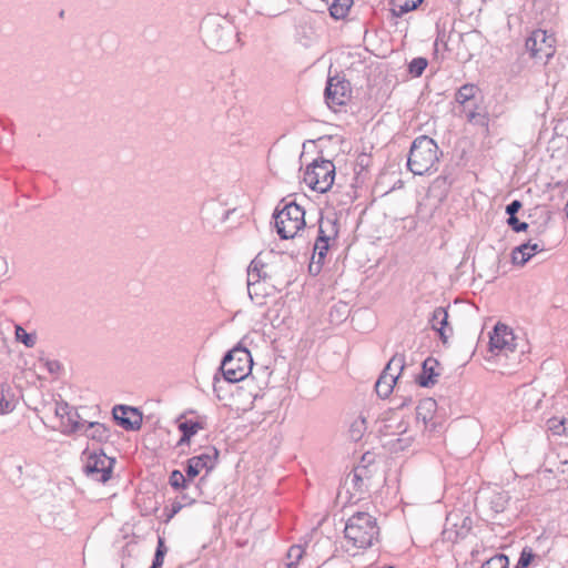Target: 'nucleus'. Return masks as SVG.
Returning a JSON list of instances; mask_svg holds the SVG:
<instances>
[{"instance_id": "nucleus-1", "label": "nucleus", "mask_w": 568, "mask_h": 568, "mask_svg": "<svg viewBox=\"0 0 568 568\" xmlns=\"http://www.w3.org/2000/svg\"><path fill=\"white\" fill-rule=\"evenodd\" d=\"M291 257L273 251L258 253L247 268V292L250 298L262 305L268 292H257L261 281L270 283L272 287L288 283V264Z\"/></svg>"}, {"instance_id": "nucleus-2", "label": "nucleus", "mask_w": 568, "mask_h": 568, "mask_svg": "<svg viewBox=\"0 0 568 568\" xmlns=\"http://www.w3.org/2000/svg\"><path fill=\"white\" fill-rule=\"evenodd\" d=\"M378 536L376 519L368 513H357L349 517L345 525L342 548L348 555L356 556L373 546Z\"/></svg>"}, {"instance_id": "nucleus-3", "label": "nucleus", "mask_w": 568, "mask_h": 568, "mask_svg": "<svg viewBox=\"0 0 568 568\" xmlns=\"http://www.w3.org/2000/svg\"><path fill=\"white\" fill-rule=\"evenodd\" d=\"M60 395H50V405L39 409L42 423L52 429H59L64 435H73L82 430L84 423L77 408L70 406L67 402L59 400Z\"/></svg>"}, {"instance_id": "nucleus-4", "label": "nucleus", "mask_w": 568, "mask_h": 568, "mask_svg": "<svg viewBox=\"0 0 568 568\" xmlns=\"http://www.w3.org/2000/svg\"><path fill=\"white\" fill-rule=\"evenodd\" d=\"M200 30L204 43L216 51H229L239 41L234 26L221 16H206Z\"/></svg>"}, {"instance_id": "nucleus-5", "label": "nucleus", "mask_w": 568, "mask_h": 568, "mask_svg": "<svg viewBox=\"0 0 568 568\" xmlns=\"http://www.w3.org/2000/svg\"><path fill=\"white\" fill-rule=\"evenodd\" d=\"M438 153V145L432 138L418 136L410 146L407 166L415 175L436 171L439 161Z\"/></svg>"}, {"instance_id": "nucleus-6", "label": "nucleus", "mask_w": 568, "mask_h": 568, "mask_svg": "<svg viewBox=\"0 0 568 568\" xmlns=\"http://www.w3.org/2000/svg\"><path fill=\"white\" fill-rule=\"evenodd\" d=\"M252 365L251 353L245 347L236 346L225 354L220 368L225 381L236 383L247 377Z\"/></svg>"}, {"instance_id": "nucleus-7", "label": "nucleus", "mask_w": 568, "mask_h": 568, "mask_svg": "<svg viewBox=\"0 0 568 568\" xmlns=\"http://www.w3.org/2000/svg\"><path fill=\"white\" fill-rule=\"evenodd\" d=\"M305 211L295 202L284 205L275 214V226L278 235L284 239L295 237L305 227Z\"/></svg>"}, {"instance_id": "nucleus-8", "label": "nucleus", "mask_w": 568, "mask_h": 568, "mask_svg": "<svg viewBox=\"0 0 568 568\" xmlns=\"http://www.w3.org/2000/svg\"><path fill=\"white\" fill-rule=\"evenodd\" d=\"M334 179L335 165L332 161L325 159L314 160L306 168L303 176L307 186L321 193H325L332 187Z\"/></svg>"}, {"instance_id": "nucleus-9", "label": "nucleus", "mask_w": 568, "mask_h": 568, "mask_svg": "<svg viewBox=\"0 0 568 568\" xmlns=\"http://www.w3.org/2000/svg\"><path fill=\"white\" fill-rule=\"evenodd\" d=\"M556 39L547 31L537 29L526 39L525 48L530 58L542 63H547L556 52Z\"/></svg>"}, {"instance_id": "nucleus-10", "label": "nucleus", "mask_w": 568, "mask_h": 568, "mask_svg": "<svg viewBox=\"0 0 568 568\" xmlns=\"http://www.w3.org/2000/svg\"><path fill=\"white\" fill-rule=\"evenodd\" d=\"M352 97V88L349 81L339 74L328 77L324 98L327 106L336 110L338 106L345 105Z\"/></svg>"}, {"instance_id": "nucleus-11", "label": "nucleus", "mask_w": 568, "mask_h": 568, "mask_svg": "<svg viewBox=\"0 0 568 568\" xmlns=\"http://www.w3.org/2000/svg\"><path fill=\"white\" fill-rule=\"evenodd\" d=\"M83 454L87 455L84 473L97 481L106 483L111 478L114 459L103 452H84Z\"/></svg>"}, {"instance_id": "nucleus-12", "label": "nucleus", "mask_w": 568, "mask_h": 568, "mask_svg": "<svg viewBox=\"0 0 568 568\" xmlns=\"http://www.w3.org/2000/svg\"><path fill=\"white\" fill-rule=\"evenodd\" d=\"M516 337L505 324L498 323L489 335V351L496 356L508 357L516 349Z\"/></svg>"}, {"instance_id": "nucleus-13", "label": "nucleus", "mask_w": 568, "mask_h": 568, "mask_svg": "<svg viewBox=\"0 0 568 568\" xmlns=\"http://www.w3.org/2000/svg\"><path fill=\"white\" fill-rule=\"evenodd\" d=\"M114 420L125 430H138L142 425V414L138 408L119 405L113 408Z\"/></svg>"}, {"instance_id": "nucleus-14", "label": "nucleus", "mask_w": 568, "mask_h": 568, "mask_svg": "<svg viewBox=\"0 0 568 568\" xmlns=\"http://www.w3.org/2000/svg\"><path fill=\"white\" fill-rule=\"evenodd\" d=\"M217 455V450L211 448L206 453L190 458L185 469L187 479L195 478L203 469L206 471L212 470L215 467Z\"/></svg>"}, {"instance_id": "nucleus-15", "label": "nucleus", "mask_w": 568, "mask_h": 568, "mask_svg": "<svg viewBox=\"0 0 568 568\" xmlns=\"http://www.w3.org/2000/svg\"><path fill=\"white\" fill-rule=\"evenodd\" d=\"M544 250L542 244L531 243L530 241L515 247L511 252V261L516 265H525L537 252Z\"/></svg>"}, {"instance_id": "nucleus-16", "label": "nucleus", "mask_w": 568, "mask_h": 568, "mask_svg": "<svg viewBox=\"0 0 568 568\" xmlns=\"http://www.w3.org/2000/svg\"><path fill=\"white\" fill-rule=\"evenodd\" d=\"M433 329L439 333L444 343L447 342L452 334V328L448 327V313L444 307H437L433 311L429 320Z\"/></svg>"}, {"instance_id": "nucleus-17", "label": "nucleus", "mask_w": 568, "mask_h": 568, "mask_svg": "<svg viewBox=\"0 0 568 568\" xmlns=\"http://www.w3.org/2000/svg\"><path fill=\"white\" fill-rule=\"evenodd\" d=\"M17 398L7 378L0 374V414H8L16 407Z\"/></svg>"}, {"instance_id": "nucleus-18", "label": "nucleus", "mask_w": 568, "mask_h": 568, "mask_svg": "<svg viewBox=\"0 0 568 568\" xmlns=\"http://www.w3.org/2000/svg\"><path fill=\"white\" fill-rule=\"evenodd\" d=\"M81 422L84 423V427L78 434H84L87 437L100 443L110 438V429L104 424L98 422L87 423L82 417Z\"/></svg>"}, {"instance_id": "nucleus-19", "label": "nucleus", "mask_w": 568, "mask_h": 568, "mask_svg": "<svg viewBox=\"0 0 568 568\" xmlns=\"http://www.w3.org/2000/svg\"><path fill=\"white\" fill-rule=\"evenodd\" d=\"M438 366L437 359L433 357H428L423 363V372L418 376V384L423 387H429L437 383V377L439 373L436 372V367Z\"/></svg>"}, {"instance_id": "nucleus-20", "label": "nucleus", "mask_w": 568, "mask_h": 568, "mask_svg": "<svg viewBox=\"0 0 568 568\" xmlns=\"http://www.w3.org/2000/svg\"><path fill=\"white\" fill-rule=\"evenodd\" d=\"M437 408V403L433 398H425L419 402L416 407V419L422 420L424 426L427 427L428 423L433 419Z\"/></svg>"}, {"instance_id": "nucleus-21", "label": "nucleus", "mask_w": 568, "mask_h": 568, "mask_svg": "<svg viewBox=\"0 0 568 568\" xmlns=\"http://www.w3.org/2000/svg\"><path fill=\"white\" fill-rule=\"evenodd\" d=\"M329 248V236H317L314 251H313V260H317L316 272H321V268L324 264V260L326 257L327 251Z\"/></svg>"}, {"instance_id": "nucleus-22", "label": "nucleus", "mask_w": 568, "mask_h": 568, "mask_svg": "<svg viewBox=\"0 0 568 568\" xmlns=\"http://www.w3.org/2000/svg\"><path fill=\"white\" fill-rule=\"evenodd\" d=\"M38 364H41V366L51 376L50 384L57 382L61 377V375L63 374V366L57 359H51L49 357H42L41 356V357H38Z\"/></svg>"}, {"instance_id": "nucleus-23", "label": "nucleus", "mask_w": 568, "mask_h": 568, "mask_svg": "<svg viewBox=\"0 0 568 568\" xmlns=\"http://www.w3.org/2000/svg\"><path fill=\"white\" fill-rule=\"evenodd\" d=\"M542 399V394L534 388V387H527L523 390V400H524V407L529 410H536L539 408V405Z\"/></svg>"}, {"instance_id": "nucleus-24", "label": "nucleus", "mask_w": 568, "mask_h": 568, "mask_svg": "<svg viewBox=\"0 0 568 568\" xmlns=\"http://www.w3.org/2000/svg\"><path fill=\"white\" fill-rule=\"evenodd\" d=\"M255 7L256 10L263 14L275 16L277 14L282 6L283 0H250Z\"/></svg>"}, {"instance_id": "nucleus-25", "label": "nucleus", "mask_w": 568, "mask_h": 568, "mask_svg": "<svg viewBox=\"0 0 568 568\" xmlns=\"http://www.w3.org/2000/svg\"><path fill=\"white\" fill-rule=\"evenodd\" d=\"M202 428V425L197 422L185 420L180 423L179 429L182 432V437L179 440V445L189 444L191 437Z\"/></svg>"}, {"instance_id": "nucleus-26", "label": "nucleus", "mask_w": 568, "mask_h": 568, "mask_svg": "<svg viewBox=\"0 0 568 568\" xmlns=\"http://www.w3.org/2000/svg\"><path fill=\"white\" fill-rule=\"evenodd\" d=\"M404 367H405L404 355L396 354L389 359V362L387 363L382 375H392L394 377V379L397 381V378L399 377Z\"/></svg>"}, {"instance_id": "nucleus-27", "label": "nucleus", "mask_w": 568, "mask_h": 568, "mask_svg": "<svg viewBox=\"0 0 568 568\" xmlns=\"http://www.w3.org/2000/svg\"><path fill=\"white\" fill-rule=\"evenodd\" d=\"M396 379L392 375H382L378 377L375 389L379 397L386 398L393 392Z\"/></svg>"}, {"instance_id": "nucleus-28", "label": "nucleus", "mask_w": 568, "mask_h": 568, "mask_svg": "<svg viewBox=\"0 0 568 568\" xmlns=\"http://www.w3.org/2000/svg\"><path fill=\"white\" fill-rule=\"evenodd\" d=\"M422 0H393L392 12L396 17H400L417 8Z\"/></svg>"}, {"instance_id": "nucleus-29", "label": "nucleus", "mask_w": 568, "mask_h": 568, "mask_svg": "<svg viewBox=\"0 0 568 568\" xmlns=\"http://www.w3.org/2000/svg\"><path fill=\"white\" fill-rule=\"evenodd\" d=\"M398 429H399V437L396 439V443L393 445L394 449L395 450H404L406 448H408L412 443H413V435L408 434V428H407V424L402 422L399 425H398Z\"/></svg>"}, {"instance_id": "nucleus-30", "label": "nucleus", "mask_w": 568, "mask_h": 568, "mask_svg": "<svg viewBox=\"0 0 568 568\" xmlns=\"http://www.w3.org/2000/svg\"><path fill=\"white\" fill-rule=\"evenodd\" d=\"M353 4V0H333L329 12L335 19L344 18Z\"/></svg>"}, {"instance_id": "nucleus-31", "label": "nucleus", "mask_w": 568, "mask_h": 568, "mask_svg": "<svg viewBox=\"0 0 568 568\" xmlns=\"http://www.w3.org/2000/svg\"><path fill=\"white\" fill-rule=\"evenodd\" d=\"M477 88L474 84H465L456 93V101L464 105L474 99Z\"/></svg>"}, {"instance_id": "nucleus-32", "label": "nucleus", "mask_w": 568, "mask_h": 568, "mask_svg": "<svg viewBox=\"0 0 568 568\" xmlns=\"http://www.w3.org/2000/svg\"><path fill=\"white\" fill-rule=\"evenodd\" d=\"M38 382H40V385L38 386V389L41 390V408H44L47 410V406L50 405V395H55L53 392H51L49 384L47 383V378L38 375Z\"/></svg>"}, {"instance_id": "nucleus-33", "label": "nucleus", "mask_w": 568, "mask_h": 568, "mask_svg": "<svg viewBox=\"0 0 568 568\" xmlns=\"http://www.w3.org/2000/svg\"><path fill=\"white\" fill-rule=\"evenodd\" d=\"M547 424L549 430L555 435H564L568 433V418H550Z\"/></svg>"}, {"instance_id": "nucleus-34", "label": "nucleus", "mask_w": 568, "mask_h": 568, "mask_svg": "<svg viewBox=\"0 0 568 568\" xmlns=\"http://www.w3.org/2000/svg\"><path fill=\"white\" fill-rule=\"evenodd\" d=\"M16 339L23 343L27 347H33L36 344V333H28L20 325L16 326Z\"/></svg>"}, {"instance_id": "nucleus-35", "label": "nucleus", "mask_w": 568, "mask_h": 568, "mask_svg": "<svg viewBox=\"0 0 568 568\" xmlns=\"http://www.w3.org/2000/svg\"><path fill=\"white\" fill-rule=\"evenodd\" d=\"M509 560L506 555L499 554L483 564L481 568H508Z\"/></svg>"}, {"instance_id": "nucleus-36", "label": "nucleus", "mask_w": 568, "mask_h": 568, "mask_svg": "<svg viewBox=\"0 0 568 568\" xmlns=\"http://www.w3.org/2000/svg\"><path fill=\"white\" fill-rule=\"evenodd\" d=\"M304 555V549L301 546H292L287 551L288 564L287 568H295Z\"/></svg>"}, {"instance_id": "nucleus-37", "label": "nucleus", "mask_w": 568, "mask_h": 568, "mask_svg": "<svg viewBox=\"0 0 568 568\" xmlns=\"http://www.w3.org/2000/svg\"><path fill=\"white\" fill-rule=\"evenodd\" d=\"M189 480L186 475L184 476L180 470L171 473L170 485L175 489L185 488Z\"/></svg>"}, {"instance_id": "nucleus-38", "label": "nucleus", "mask_w": 568, "mask_h": 568, "mask_svg": "<svg viewBox=\"0 0 568 568\" xmlns=\"http://www.w3.org/2000/svg\"><path fill=\"white\" fill-rule=\"evenodd\" d=\"M427 67V60L425 58H415L409 63V72L415 77L422 75Z\"/></svg>"}, {"instance_id": "nucleus-39", "label": "nucleus", "mask_w": 568, "mask_h": 568, "mask_svg": "<svg viewBox=\"0 0 568 568\" xmlns=\"http://www.w3.org/2000/svg\"><path fill=\"white\" fill-rule=\"evenodd\" d=\"M534 558V554L530 548H524L520 552L519 560L515 568H527Z\"/></svg>"}, {"instance_id": "nucleus-40", "label": "nucleus", "mask_w": 568, "mask_h": 568, "mask_svg": "<svg viewBox=\"0 0 568 568\" xmlns=\"http://www.w3.org/2000/svg\"><path fill=\"white\" fill-rule=\"evenodd\" d=\"M364 429H365V420L364 419L354 422L349 429L352 439H354V440L361 439Z\"/></svg>"}, {"instance_id": "nucleus-41", "label": "nucleus", "mask_w": 568, "mask_h": 568, "mask_svg": "<svg viewBox=\"0 0 568 568\" xmlns=\"http://www.w3.org/2000/svg\"><path fill=\"white\" fill-rule=\"evenodd\" d=\"M164 555H165V547H164L163 540L160 538L153 564L156 566H162L163 560H164Z\"/></svg>"}, {"instance_id": "nucleus-42", "label": "nucleus", "mask_w": 568, "mask_h": 568, "mask_svg": "<svg viewBox=\"0 0 568 568\" xmlns=\"http://www.w3.org/2000/svg\"><path fill=\"white\" fill-rule=\"evenodd\" d=\"M507 223L515 232H521L528 227V224L526 222H519V220L516 216L508 217Z\"/></svg>"}, {"instance_id": "nucleus-43", "label": "nucleus", "mask_w": 568, "mask_h": 568, "mask_svg": "<svg viewBox=\"0 0 568 568\" xmlns=\"http://www.w3.org/2000/svg\"><path fill=\"white\" fill-rule=\"evenodd\" d=\"M523 204L518 200H514L506 206V213L510 216H516V213L521 209Z\"/></svg>"}, {"instance_id": "nucleus-44", "label": "nucleus", "mask_w": 568, "mask_h": 568, "mask_svg": "<svg viewBox=\"0 0 568 568\" xmlns=\"http://www.w3.org/2000/svg\"><path fill=\"white\" fill-rule=\"evenodd\" d=\"M476 118L480 119V125H487V119L485 115L477 113L475 111L468 112V114H467L468 122L473 123L476 120Z\"/></svg>"}, {"instance_id": "nucleus-45", "label": "nucleus", "mask_w": 568, "mask_h": 568, "mask_svg": "<svg viewBox=\"0 0 568 568\" xmlns=\"http://www.w3.org/2000/svg\"><path fill=\"white\" fill-rule=\"evenodd\" d=\"M491 503H493L496 511H500L504 509V504L506 503V497L503 494H498L496 496V501L493 500Z\"/></svg>"}, {"instance_id": "nucleus-46", "label": "nucleus", "mask_w": 568, "mask_h": 568, "mask_svg": "<svg viewBox=\"0 0 568 568\" xmlns=\"http://www.w3.org/2000/svg\"><path fill=\"white\" fill-rule=\"evenodd\" d=\"M316 266H317V260L316 258H314V260L312 258V262H311V264L308 266L310 272L312 274H318L320 273V272H316Z\"/></svg>"}, {"instance_id": "nucleus-47", "label": "nucleus", "mask_w": 568, "mask_h": 568, "mask_svg": "<svg viewBox=\"0 0 568 568\" xmlns=\"http://www.w3.org/2000/svg\"><path fill=\"white\" fill-rule=\"evenodd\" d=\"M264 284L265 283L263 281H261V286L257 287V292H262V293L267 292V290L264 287Z\"/></svg>"}, {"instance_id": "nucleus-48", "label": "nucleus", "mask_w": 568, "mask_h": 568, "mask_svg": "<svg viewBox=\"0 0 568 568\" xmlns=\"http://www.w3.org/2000/svg\"><path fill=\"white\" fill-rule=\"evenodd\" d=\"M318 236H327L323 230V224L321 223L320 224V229H318Z\"/></svg>"}, {"instance_id": "nucleus-49", "label": "nucleus", "mask_w": 568, "mask_h": 568, "mask_svg": "<svg viewBox=\"0 0 568 568\" xmlns=\"http://www.w3.org/2000/svg\"><path fill=\"white\" fill-rule=\"evenodd\" d=\"M473 123L480 124V119L476 118V120Z\"/></svg>"}, {"instance_id": "nucleus-50", "label": "nucleus", "mask_w": 568, "mask_h": 568, "mask_svg": "<svg viewBox=\"0 0 568 568\" xmlns=\"http://www.w3.org/2000/svg\"><path fill=\"white\" fill-rule=\"evenodd\" d=\"M63 16H64V11H63V10H61V11H60V13H59V17H60V18H63Z\"/></svg>"}, {"instance_id": "nucleus-51", "label": "nucleus", "mask_w": 568, "mask_h": 568, "mask_svg": "<svg viewBox=\"0 0 568 568\" xmlns=\"http://www.w3.org/2000/svg\"><path fill=\"white\" fill-rule=\"evenodd\" d=\"M162 566H156L154 564H152V566L150 568H161Z\"/></svg>"}, {"instance_id": "nucleus-52", "label": "nucleus", "mask_w": 568, "mask_h": 568, "mask_svg": "<svg viewBox=\"0 0 568 568\" xmlns=\"http://www.w3.org/2000/svg\"><path fill=\"white\" fill-rule=\"evenodd\" d=\"M162 566H156L154 564H152V566L150 568H161Z\"/></svg>"}, {"instance_id": "nucleus-53", "label": "nucleus", "mask_w": 568, "mask_h": 568, "mask_svg": "<svg viewBox=\"0 0 568 568\" xmlns=\"http://www.w3.org/2000/svg\"><path fill=\"white\" fill-rule=\"evenodd\" d=\"M341 568H351L347 564H343Z\"/></svg>"}, {"instance_id": "nucleus-54", "label": "nucleus", "mask_w": 568, "mask_h": 568, "mask_svg": "<svg viewBox=\"0 0 568 568\" xmlns=\"http://www.w3.org/2000/svg\"><path fill=\"white\" fill-rule=\"evenodd\" d=\"M180 509V506L174 507L173 513H176Z\"/></svg>"}]
</instances>
